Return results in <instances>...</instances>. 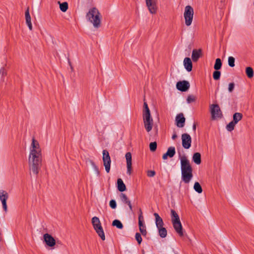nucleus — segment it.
Instances as JSON below:
<instances>
[{
  "mask_svg": "<svg viewBox=\"0 0 254 254\" xmlns=\"http://www.w3.org/2000/svg\"><path fill=\"white\" fill-rule=\"evenodd\" d=\"M182 178L185 183H189L192 178V169L185 156L180 157Z\"/></svg>",
  "mask_w": 254,
  "mask_h": 254,
  "instance_id": "nucleus-1",
  "label": "nucleus"
},
{
  "mask_svg": "<svg viewBox=\"0 0 254 254\" xmlns=\"http://www.w3.org/2000/svg\"><path fill=\"white\" fill-rule=\"evenodd\" d=\"M87 19L92 23L95 28H98L101 26V16L99 11L96 7H92L87 13Z\"/></svg>",
  "mask_w": 254,
  "mask_h": 254,
  "instance_id": "nucleus-2",
  "label": "nucleus"
},
{
  "mask_svg": "<svg viewBox=\"0 0 254 254\" xmlns=\"http://www.w3.org/2000/svg\"><path fill=\"white\" fill-rule=\"evenodd\" d=\"M42 162V155H29L28 163L29 169L33 173L37 175L41 169Z\"/></svg>",
  "mask_w": 254,
  "mask_h": 254,
  "instance_id": "nucleus-3",
  "label": "nucleus"
},
{
  "mask_svg": "<svg viewBox=\"0 0 254 254\" xmlns=\"http://www.w3.org/2000/svg\"><path fill=\"white\" fill-rule=\"evenodd\" d=\"M176 233L183 240L188 238V234L186 230L183 228L180 220L179 216L176 213Z\"/></svg>",
  "mask_w": 254,
  "mask_h": 254,
  "instance_id": "nucleus-4",
  "label": "nucleus"
},
{
  "mask_svg": "<svg viewBox=\"0 0 254 254\" xmlns=\"http://www.w3.org/2000/svg\"><path fill=\"white\" fill-rule=\"evenodd\" d=\"M193 9L191 6L187 5L185 7L184 16L186 26H189L191 24L193 20Z\"/></svg>",
  "mask_w": 254,
  "mask_h": 254,
  "instance_id": "nucleus-5",
  "label": "nucleus"
},
{
  "mask_svg": "<svg viewBox=\"0 0 254 254\" xmlns=\"http://www.w3.org/2000/svg\"><path fill=\"white\" fill-rule=\"evenodd\" d=\"M103 165L105 167V170L107 173H109L110 171V167H111V157L109 155V152L106 150L104 149L103 150Z\"/></svg>",
  "mask_w": 254,
  "mask_h": 254,
  "instance_id": "nucleus-6",
  "label": "nucleus"
},
{
  "mask_svg": "<svg viewBox=\"0 0 254 254\" xmlns=\"http://www.w3.org/2000/svg\"><path fill=\"white\" fill-rule=\"evenodd\" d=\"M35 154L36 155H42V152L38 142L33 138L30 147L29 155H34Z\"/></svg>",
  "mask_w": 254,
  "mask_h": 254,
  "instance_id": "nucleus-7",
  "label": "nucleus"
},
{
  "mask_svg": "<svg viewBox=\"0 0 254 254\" xmlns=\"http://www.w3.org/2000/svg\"><path fill=\"white\" fill-rule=\"evenodd\" d=\"M144 127L147 132L151 130L153 126V120L151 115H142Z\"/></svg>",
  "mask_w": 254,
  "mask_h": 254,
  "instance_id": "nucleus-8",
  "label": "nucleus"
},
{
  "mask_svg": "<svg viewBox=\"0 0 254 254\" xmlns=\"http://www.w3.org/2000/svg\"><path fill=\"white\" fill-rule=\"evenodd\" d=\"M157 0H145L146 6L151 14L156 13L157 9Z\"/></svg>",
  "mask_w": 254,
  "mask_h": 254,
  "instance_id": "nucleus-9",
  "label": "nucleus"
},
{
  "mask_svg": "<svg viewBox=\"0 0 254 254\" xmlns=\"http://www.w3.org/2000/svg\"><path fill=\"white\" fill-rule=\"evenodd\" d=\"M190 84L189 81L186 80H183L179 81L177 83V88L182 91L186 92L190 88Z\"/></svg>",
  "mask_w": 254,
  "mask_h": 254,
  "instance_id": "nucleus-10",
  "label": "nucleus"
},
{
  "mask_svg": "<svg viewBox=\"0 0 254 254\" xmlns=\"http://www.w3.org/2000/svg\"><path fill=\"white\" fill-rule=\"evenodd\" d=\"M182 145L186 149H189L191 145V138L187 133H184L182 135Z\"/></svg>",
  "mask_w": 254,
  "mask_h": 254,
  "instance_id": "nucleus-11",
  "label": "nucleus"
},
{
  "mask_svg": "<svg viewBox=\"0 0 254 254\" xmlns=\"http://www.w3.org/2000/svg\"><path fill=\"white\" fill-rule=\"evenodd\" d=\"M211 114L213 119L220 117L221 110L217 104H212L210 106Z\"/></svg>",
  "mask_w": 254,
  "mask_h": 254,
  "instance_id": "nucleus-12",
  "label": "nucleus"
},
{
  "mask_svg": "<svg viewBox=\"0 0 254 254\" xmlns=\"http://www.w3.org/2000/svg\"><path fill=\"white\" fill-rule=\"evenodd\" d=\"M8 197V193L4 190L0 191V200L2 202V207L5 212H7L6 200Z\"/></svg>",
  "mask_w": 254,
  "mask_h": 254,
  "instance_id": "nucleus-13",
  "label": "nucleus"
},
{
  "mask_svg": "<svg viewBox=\"0 0 254 254\" xmlns=\"http://www.w3.org/2000/svg\"><path fill=\"white\" fill-rule=\"evenodd\" d=\"M44 241L46 245L49 247H53L56 244L55 239L50 234L47 233L44 235Z\"/></svg>",
  "mask_w": 254,
  "mask_h": 254,
  "instance_id": "nucleus-14",
  "label": "nucleus"
},
{
  "mask_svg": "<svg viewBox=\"0 0 254 254\" xmlns=\"http://www.w3.org/2000/svg\"><path fill=\"white\" fill-rule=\"evenodd\" d=\"M127 160V174L130 175L131 173V154L130 152H127L126 154Z\"/></svg>",
  "mask_w": 254,
  "mask_h": 254,
  "instance_id": "nucleus-15",
  "label": "nucleus"
},
{
  "mask_svg": "<svg viewBox=\"0 0 254 254\" xmlns=\"http://www.w3.org/2000/svg\"><path fill=\"white\" fill-rule=\"evenodd\" d=\"M186 119L184 116L183 113L179 114L176 117V122H177V126L179 127H183L185 125Z\"/></svg>",
  "mask_w": 254,
  "mask_h": 254,
  "instance_id": "nucleus-16",
  "label": "nucleus"
},
{
  "mask_svg": "<svg viewBox=\"0 0 254 254\" xmlns=\"http://www.w3.org/2000/svg\"><path fill=\"white\" fill-rule=\"evenodd\" d=\"M184 66L186 70L190 72L192 70V64L190 58H185L183 61Z\"/></svg>",
  "mask_w": 254,
  "mask_h": 254,
  "instance_id": "nucleus-17",
  "label": "nucleus"
},
{
  "mask_svg": "<svg viewBox=\"0 0 254 254\" xmlns=\"http://www.w3.org/2000/svg\"><path fill=\"white\" fill-rule=\"evenodd\" d=\"M175 155V147H170L167 151L162 156L163 160H166L168 158H172Z\"/></svg>",
  "mask_w": 254,
  "mask_h": 254,
  "instance_id": "nucleus-18",
  "label": "nucleus"
},
{
  "mask_svg": "<svg viewBox=\"0 0 254 254\" xmlns=\"http://www.w3.org/2000/svg\"><path fill=\"white\" fill-rule=\"evenodd\" d=\"M26 23L30 30H32V25L31 21V16L29 13V7H28L25 13Z\"/></svg>",
  "mask_w": 254,
  "mask_h": 254,
  "instance_id": "nucleus-19",
  "label": "nucleus"
},
{
  "mask_svg": "<svg viewBox=\"0 0 254 254\" xmlns=\"http://www.w3.org/2000/svg\"><path fill=\"white\" fill-rule=\"evenodd\" d=\"M201 55V50L200 49L196 50L194 49L192 52L191 58L194 62H196L198 61L199 58L200 57Z\"/></svg>",
  "mask_w": 254,
  "mask_h": 254,
  "instance_id": "nucleus-20",
  "label": "nucleus"
},
{
  "mask_svg": "<svg viewBox=\"0 0 254 254\" xmlns=\"http://www.w3.org/2000/svg\"><path fill=\"white\" fill-rule=\"evenodd\" d=\"M155 217V223L157 228H161L163 226V221L162 219L159 216V214L157 213H154Z\"/></svg>",
  "mask_w": 254,
  "mask_h": 254,
  "instance_id": "nucleus-21",
  "label": "nucleus"
},
{
  "mask_svg": "<svg viewBox=\"0 0 254 254\" xmlns=\"http://www.w3.org/2000/svg\"><path fill=\"white\" fill-rule=\"evenodd\" d=\"M117 188L118 190L121 192L124 191L126 190V185L123 180L120 178L118 179L117 180Z\"/></svg>",
  "mask_w": 254,
  "mask_h": 254,
  "instance_id": "nucleus-22",
  "label": "nucleus"
},
{
  "mask_svg": "<svg viewBox=\"0 0 254 254\" xmlns=\"http://www.w3.org/2000/svg\"><path fill=\"white\" fill-rule=\"evenodd\" d=\"M192 160L195 164H200L201 163L200 154L198 152L195 153L193 155Z\"/></svg>",
  "mask_w": 254,
  "mask_h": 254,
  "instance_id": "nucleus-23",
  "label": "nucleus"
},
{
  "mask_svg": "<svg viewBox=\"0 0 254 254\" xmlns=\"http://www.w3.org/2000/svg\"><path fill=\"white\" fill-rule=\"evenodd\" d=\"M242 114L240 113H236L233 116V122L237 124L242 118Z\"/></svg>",
  "mask_w": 254,
  "mask_h": 254,
  "instance_id": "nucleus-24",
  "label": "nucleus"
},
{
  "mask_svg": "<svg viewBox=\"0 0 254 254\" xmlns=\"http://www.w3.org/2000/svg\"><path fill=\"white\" fill-rule=\"evenodd\" d=\"M112 225L113 226H115L118 229H122L123 228L124 226H123V224L122 223V222L118 220V219H116V220H114L113 222H112Z\"/></svg>",
  "mask_w": 254,
  "mask_h": 254,
  "instance_id": "nucleus-25",
  "label": "nucleus"
},
{
  "mask_svg": "<svg viewBox=\"0 0 254 254\" xmlns=\"http://www.w3.org/2000/svg\"><path fill=\"white\" fill-rule=\"evenodd\" d=\"M222 66V62L220 59H216L215 60V63L214 65V68L218 70L221 68Z\"/></svg>",
  "mask_w": 254,
  "mask_h": 254,
  "instance_id": "nucleus-26",
  "label": "nucleus"
},
{
  "mask_svg": "<svg viewBox=\"0 0 254 254\" xmlns=\"http://www.w3.org/2000/svg\"><path fill=\"white\" fill-rule=\"evenodd\" d=\"M193 189L198 193L202 192V189L198 182H195L193 186Z\"/></svg>",
  "mask_w": 254,
  "mask_h": 254,
  "instance_id": "nucleus-27",
  "label": "nucleus"
},
{
  "mask_svg": "<svg viewBox=\"0 0 254 254\" xmlns=\"http://www.w3.org/2000/svg\"><path fill=\"white\" fill-rule=\"evenodd\" d=\"M159 230V234L161 238H165L167 235V230L164 227L158 228Z\"/></svg>",
  "mask_w": 254,
  "mask_h": 254,
  "instance_id": "nucleus-28",
  "label": "nucleus"
},
{
  "mask_svg": "<svg viewBox=\"0 0 254 254\" xmlns=\"http://www.w3.org/2000/svg\"><path fill=\"white\" fill-rule=\"evenodd\" d=\"M96 232L103 241L105 240V236L102 227L96 230Z\"/></svg>",
  "mask_w": 254,
  "mask_h": 254,
  "instance_id": "nucleus-29",
  "label": "nucleus"
},
{
  "mask_svg": "<svg viewBox=\"0 0 254 254\" xmlns=\"http://www.w3.org/2000/svg\"><path fill=\"white\" fill-rule=\"evenodd\" d=\"M59 3H60V8L61 10L63 12H65L68 9V3L66 2H64L60 3V1Z\"/></svg>",
  "mask_w": 254,
  "mask_h": 254,
  "instance_id": "nucleus-30",
  "label": "nucleus"
},
{
  "mask_svg": "<svg viewBox=\"0 0 254 254\" xmlns=\"http://www.w3.org/2000/svg\"><path fill=\"white\" fill-rule=\"evenodd\" d=\"M246 74L249 78H252L254 76V71L252 67H247L246 69Z\"/></svg>",
  "mask_w": 254,
  "mask_h": 254,
  "instance_id": "nucleus-31",
  "label": "nucleus"
},
{
  "mask_svg": "<svg viewBox=\"0 0 254 254\" xmlns=\"http://www.w3.org/2000/svg\"><path fill=\"white\" fill-rule=\"evenodd\" d=\"M90 163L91 165L92 166L93 169H94V171L95 172L97 176H100V171H99L98 167L96 165V164L93 161L90 160Z\"/></svg>",
  "mask_w": 254,
  "mask_h": 254,
  "instance_id": "nucleus-32",
  "label": "nucleus"
},
{
  "mask_svg": "<svg viewBox=\"0 0 254 254\" xmlns=\"http://www.w3.org/2000/svg\"><path fill=\"white\" fill-rule=\"evenodd\" d=\"M149 114H150V110L148 107L147 103L144 102L143 103V115H149Z\"/></svg>",
  "mask_w": 254,
  "mask_h": 254,
  "instance_id": "nucleus-33",
  "label": "nucleus"
},
{
  "mask_svg": "<svg viewBox=\"0 0 254 254\" xmlns=\"http://www.w3.org/2000/svg\"><path fill=\"white\" fill-rule=\"evenodd\" d=\"M120 196L121 200L124 203L127 204L128 203V202H130V201L128 200L127 196L125 193H121Z\"/></svg>",
  "mask_w": 254,
  "mask_h": 254,
  "instance_id": "nucleus-34",
  "label": "nucleus"
},
{
  "mask_svg": "<svg viewBox=\"0 0 254 254\" xmlns=\"http://www.w3.org/2000/svg\"><path fill=\"white\" fill-rule=\"evenodd\" d=\"M236 125L233 121H231L226 126V129L227 130L231 131L234 129Z\"/></svg>",
  "mask_w": 254,
  "mask_h": 254,
  "instance_id": "nucleus-35",
  "label": "nucleus"
},
{
  "mask_svg": "<svg viewBox=\"0 0 254 254\" xmlns=\"http://www.w3.org/2000/svg\"><path fill=\"white\" fill-rule=\"evenodd\" d=\"M149 148L151 151H155L157 148V143L156 142H151L149 144Z\"/></svg>",
  "mask_w": 254,
  "mask_h": 254,
  "instance_id": "nucleus-36",
  "label": "nucleus"
},
{
  "mask_svg": "<svg viewBox=\"0 0 254 254\" xmlns=\"http://www.w3.org/2000/svg\"><path fill=\"white\" fill-rule=\"evenodd\" d=\"M235 58L233 57H229L228 58V64L230 67H234L235 66Z\"/></svg>",
  "mask_w": 254,
  "mask_h": 254,
  "instance_id": "nucleus-37",
  "label": "nucleus"
},
{
  "mask_svg": "<svg viewBox=\"0 0 254 254\" xmlns=\"http://www.w3.org/2000/svg\"><path fill=\"white\" fill-rule=\"evenodd\" d=\"M221 72L219 71H215L213 73V77L215 80H218L220 78Z\"/></svg>",
  "mask_w": 254,
  "mask_h": 254,
  "instance_id": "nucleus-38",
  "label": "nucleus"
},
{
  "mask_svg": "<svg viewBox=\"0 0 254 254\" xmlns=\"http://www.w3.org/2000/svg\"><path fill=\"white\" fill-rule=\"evenodd\" d=\"M135 239H136V241L137 242L138 244L139 245L142 242V240L141 236V234L139 233H136L135 234Z\"/></svg>",
  "mask_w": 254,
  "mask_h": 254,
  "instance_id": "nucleus-39",
  "label": "nucleus"
},
{
  "mask_svg": "<svg viewBox=\"0 0 254 254\" xmlns=\"http://www.w3.org/2000/svg\"><path fill=\"white\" fill-rule=\"evenodd\" d=\"M100 220L98 217L96 216H94L92 218V223L93 225H94L95 224H98L99 225V223H100Z\"/></svg>",
  "mask_w": 254,
  "mask_h": 254,
  "instance_id": "nucleus-40",
  "label": "nucleus"
},
{
  "mask_svg": "<svg viewBox=\"0 0 254 254\" xmlns=\"http://www.w3.org/2000/svg\"><path fill=\"white\" fill-rule=\"evenodd\" d=\"M171 221L173 227L175 228V210L171 209Z\"/></svg>",
  "mask_w": 254,
  "mask_h": 254,
  "instance_id": "nucleus-41",
  "label": "nucleus"
},
{
  "mask_svg": "<svg viewBox=\"0 0 254 254\" xmlns=\"http://www.w3.org/2000/svg\"><path fill=\"white\" fill-rule=\"evenodd\" d=\"M195 100V97L193 96V95H189L188 96L187 99V103L190 104L192 102H194Z\"/></svg>",
  "mask_w": 254,
  "mask_h": 254,
  "instance_id": "nucleus-42",
  "label": "nucleus"
},
{
  "mask_svg": "<svg viewBox=\"0 0 254 254\" xmlns=\"http://www.w3.org/2000/svg\"><path fill=\"white\" fill-rule=\"evenodd\" d=\"M109 205H110V206L112 208V209H115L116 207H117V203H116V202L115 200L114 199H112L110 201V202H109Z\"/></svg>",
  "mask_w": 254,
  "mask_h": 254,
  "instance_id": "nucleus-43",
  "label": "nucleus"
},
{
  "mask_svg": "<svg viewBox=\"0 0 254 254\" xmlns=\"http://www.w3.org/2000/svg\"><path fill=\"white\" fill-rule=\"evenodd\" d=\"M139 231L143 236H145L147 235V231L145 229V226L142 228H140Z\"/></svg>",
  "mask_w": 254,
  "mask_h": 254,
  "instance_id": "nucleus-44",
  "label": "nucleus"
},
{
  "mask_svg": "<svg viewBox=\"0 0 254 254\" xmlns=\"http://www.w3.org/2000/svg\"><path fill=\"white\" fill-rule=\"evenodd\" d=\"M235 84L234 83H230L228 86V91L229 92H232L234 89Z\"/></svg>",
  "mask_w": 254,
  "mask_h": 254,
  "instance_id": "nucleus-45",
  "label": "nucleus"
},
{
  "mask_svg": "<svg viewBox=\"0 0 254 254\" xmlns=\"http://www.w3.org/2000/svg\"><path fill=\"white\" fill-rule=\"evenodd\" d=\"M155 175V172L152 170H149L147 172V176L149 177H154Z\"/></svg>",
  "mask_w": 254,
  "mask_h": 254,
  "instance_id": "nucleus-46",
  "label": "nucleus"
},
{
  "mask_svg": "<svg viewBox=\"0 0 254 254\" xmlns=\"http://www.w3.org/2000/svg\"><path fill=\"white\" fill-rule=\"evenodd\" d=\"M93 226L95 231H96V230L100 229L101 227H102L101 223H99V225L98 224H97L93 225Z\"/></svg>",
  "mask_w": 254,
  "mask_h": 254,
  "instance_id": "nucleus-47",
  "label": "nucleus"
},
{
  "mask_svg": "<svg viewBox=\"0 0 254 254\" xmlns=\"http://www.w3.org/2000/svg\"><path fill=\"white\" fill-rule=\"evenodd\" d=\"M139 220H143V215H142V211H141V209H139V216H138V221H139Z\"/></svg>",
  "mask_w": 254,
  "mask_h": 254,
  "instance_id": "nucleus-48",
  "label": "nucleus"
},
{
  "mask_svg": "<svg viewBox=\"0 0 254 254\" xmlns=\"http://www.w3.org/2000/svg\"><path fill=\"white\" fill-rule=\"evenodd\" d=\"M143 220L138 221L139 228L145 227L143 224Z\"/></svg>",
  "mask_w": 254,
  "mask_h": 254,
  "instance_id": "nucleus-49",
  "label": "nucleus"
},
{
  "mask_svg": "<svg viewBox=\"0 0 254 254\" xmlns=\"http://www.w3.org/2000/svg\"><path fill=\"white\" fill-rule=\"evenodd\" d=\"M127 204L128 205L130 210L132 211V205L131 204L130 201V202H128V203Z\"/></svg>",
  "mask_w": 254,
  "mask_h": 254,
  "instance_id": "nucleus-50",
  "label": "nucleus"
},
{
  "mask_svg": "<svg viewBox=\"0 0 254 254\" xmlns=\"http://www.w3.org/2000/svg\"><path fill=\"white\" fill-rule=\"evenodd\" d=\"M175 132H174L172 135V138L173 139V140H175Z\"/></svg>",
  "mask_w": 254,
  "mask_h": 254,
  "instance_id": "nucleus-51",
  "label": "nucleus"
},
{
  "mask_svg": "<svg viewBox=\"0 0 254 254\" xmlns=\"http://www.w3.org/2000/svg\"><path fill=\"white\" fill-rule=\"evenodd\" d=\"M195 129H196V126L195 125H194L193 126V130H195Z\"/></svg>",
  "mask_w": 254,
  "mask_h": 254,
  "instance_id": "nucleus-52",
  "label": "nucleus"
},
{
  "mask_svg": "<svg viewBox=\"0 0 254 254\" xmlns=\"http://www.w3.org/2000/svg\"><path fill=\"white\" fill-rule=\"evenodd\" d=\"M176 254H177L176 253Z\"/></svg>",
  "mask_w": 254,
  "mask_h": 254,
  "instance_id": "nucleus-53",
  "label": "nucleus"
}]
</instances>
